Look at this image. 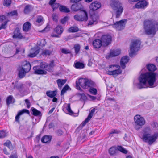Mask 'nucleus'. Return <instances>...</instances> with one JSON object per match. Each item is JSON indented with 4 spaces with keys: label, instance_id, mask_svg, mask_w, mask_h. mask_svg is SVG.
Wrapping results in <instances>:
<instances>
[{
    "label": "nucleus",
    "instance_id": "obj_19",
    "mask_svg": "<svg viewBox=\"0 0 158 158\" xmlns=\"http://www.w3.org/2000/svg\"><path fill=\"white\" fill-rule=\"evenodd\" d=\"M24 113L29 114V111L28 110L23 109L18 112L17 114L15 117V120L16 122H17L18 123H19V119L20 116Z\"/></svg>",
    "mask_w": 158,
    "mask_h": 158
},
{
    "label": "nucleus",
    "instance_id": "obj_13",
    "mask_svg": "<svg viewBox=\"0 0 158 158\" xmlns=\"http://www.w3.org/2000/svg\"><path fill=\"white\" fill-rule=\"evenodd\" d=\"M99 20L98 15H94L91 16L90 20L89 21L88 24V26H92L97 24Z\"/></svg>",
    "mask_w": 158,
    "mask_h": 158
},
{
    "label": "nucleus",
    "instance_id": "obj_58",
    "mask_svg": "<svg viewBox=\"0 0 158 158\" xmlns=\"http://www.w3.org/2000/svg\"><path fill=\"white\" fill-rule=\"evenodd\" d=\"M81 99L83 100H86L87 98L86 96L84 94H80Z\"/></svg>",
    "mask_w": 158,
    "mask_h": 158
},
{
    "label": "nucleus",
    "instance_id": "obj_21",
    "mask_svg": "<svg viewBox=\"0 0 158 158\" xmlns=\"http://www.w3.org/2000/svg\"><path fill=\"white\" fill-rule=\"evenodd\" d=\"M33 69L34 71V73L35 74H46L47 72L46 71L40 69L39 67L38 66H34L33 68Z\"/></svg>",
    "mask_w": 158,
    "mask_h": 158
},
{
    "label": "nucleus",
    "instance_id": "obj_17",
    "mask_svg": "<svg viewBox=\"0 0 158 158\" xmlns=\"http://www.w3.org/2000/svg\"><path fill=\"white\" fill-rule=\"evenodd\" d=\"M148 5V2L144 0H142L138 2L135 5V7L138 9L145 8Z\"/></svg>",
    "mask_w": 158,
    "mask_h": 158
},
{
    "label": "nucleus",
    "instance_id": "obj_14",
    "mask_svg": "<svg viewBox=\"0 0 158 158\" xmlns=\"http://www.w3.org/2000/svg\"><path fill=\"white\" fill-rule=\"evenodd\" d=\"M102 40L104 46H106L110 43L111 41V37L110 35H104L102 36Z\"/></svg>",
    "mask_w": 158,
    "mask_h": 158
},
{
    "label": "nucleus",
    "instance_id": "obj_55",
    "mask_svg": "<svg viewBox=\"0 0 158 158\" xmlns=\"http://www.w3.org/2000/svg\"><path fill=\"white\" fill-rule=\"evenodd\" d=\"M61 52L62 53L65 54H67L70 53V52L69 50L64 48L62 49Z\"/></svg>",
    "mask_w": 158,
    "mask_h": 158
},
{
    "label": "nucleus",
    "instance_id": "obj_52",
    "mask_svg": "<svg viewBox=\"0 0 158 158\" xmlns=\"http://www.w3.org/2000/svg\"><path fill=\"white\" fill-rule=\"evenodd\" d=\"M95 108L93 109L90 111V113L89 114L88 117L90 118V119L92 118L93 115L94 113L95 112Z\"/></svg>",
    "mask_w": 158,
    "mask_h": 158
},
{
    "label": "nucleus",
    "instance_id": "obj_63",
    "mask_svg": "<svg viewBox=\"0 0 158 158\" xmlns=\"http://www.w3.org/2000/svg\"><path fill=\"white\" fill-rule=\"evenodd\" d=\"M50 29V27L48 26H47L42 31L47 32Z\"/></svg>",
    "mask_w": 158,
    "mask_h": 158
},
{
    "label": "nucleus",
    "instance_id": "obj_31",
    "mask_svg": "<svg viewBox=\"0 0 158 158\" xmlns=\"http://www.w3.org/2000/svg\"><path fill=\"white\" fill-rule=\"evenodd\" d=\"M57 92L56 90L52 91L50 90L47 91L46 92V95L51 98L55 97L56 95Z\"/></svg>",
    "mask_w": 158,
    "mask_h": 158
},
{
    "label": "nucleus",
    "instance_id": "obj_32",
    "mask_svg": "<svg viewBox=\"0 0 158 158\" xmlns=\"http://www.w3.org/2000/svg\"><path fill=\"white\" fill-rule=\"evenodd\" d=\"M18 70L19 71L18 76L20 78H23L25 76L26 73H27L20 67L18 69Z\"/></svg>",
    "mask_w": 158,
    "mask_h": 158
},
{
    "label": "nucleus",
    "instance_id": "obj_7",
    "mask_svg": "<svg viewBox=\"0 0 158 158\" xmlns=\"http://www.w3.org/2000/svg\"><path fill=\"white\" fill-rule=\"evenodd\" d=\"M134 120L135 124V128L137 130L140 129L145 123L144 118L139 115H136L134 116Z\"/></svg>",
    "mask_w": 158,
    "mask_h": 158
},
{
    "label": "nucleus",
    "instance_id": "obj_51",
    "mask_svg": "<svg viewBox=\"0 0 158 158\" xmlns=\"http://www.w3.org/2000/svg\"><path fill=\"white\" fill-rule=\"evenodd\" d=\"M8 15L10 16H17L18 15V13L17 10H15L11 11L10 12L8 13Z\"/></svg>",
    "mask_w": 158,
    "mask_h": 158
},
{
    "label": "nucleus",
    "instance_id": "obj_18",
    "mask_svg": "<svg viewBox=\"0 0 158 158\" xmlns=\"http://www.w3.org/2000/svg\"><path fill=\"white\" fill-rule=\"evenodd\" d=\"M129 60L127 56H125L122 58L120 63L121 67L122 69H123L126 68V64L128 62Z\"/></svg>",
    "mask_w": 158,
    "mask_h": 158
},
{
    "label": "nucleus",
    "instance_id": "obj_43",
    "mask_svg": "<svg viewBox=\"0 0 158 158\" xmlns=\"http://www.w3.org/2000/svg\"><path fill=\"white\" fill-rule=\"evenodd\" d=\"M4 145L8 147L10 150H12L13 149V147L11 144V142L9 140H7L4 143Z\"/></svg>",
    "mask_w": 158,
    "mask_h": 158
},
{
    "label": "nucleus",
    "instance_id": "obj_1",
    "mask_svg": "<svg viewBox=\"0 0 158 158\" xmlns=\"http://www.w3.org/2000/svg\"><path fill=\"white\" fill-rule=\"evenodd\" d=\"M156 74L154 72H146L142 74L138 78L139 83L137 85L139 89L148 87L154 88L156 86Z\"/></svg>",
    "mask_w": 158,
    "mask_h": 158
},
{
    "label": "nucleus",
    "instance_id": "obj_44",
    "mask_svg": "<svg viewBox=\"0 0 158 158\" xmlns=\"http://www.w3.org/2000/svg\"><path fill=\"white\" fill-rule=\"evenodd\" d=\"M52 53V51L48 49L44 50L42 53V54L44 56H49Z\"/></svg>",
    "mask_w": 158,
    "mask_h": 158
},
{
    "label": "nucleus",
    "instance_id": "obj_6",
    "mask_svg": "<svg viewBox=\"0 0 158 158\" xmlns=\"http://www.w3.org/2000/svg\"><path fill=\"white\" fill-rule=\"evenodd\" d=\"M141 44L140 41L136 40L134 41L130 45V52L129 55L131 57H133L136 55V52L139 50Z\"/></svg>",
    "mask_w": 158,
    "mask_h": 158
},
{
    "label": "nucleus",
    "instance_id": "obj_8",
    "mask_svg": "<svg viewBox=\"0 0 158 158\" xmlns=\"http://www.w3.org/2000/svg\"><path fill=\"white\" fill-rule=\"evenodd\" d=\"M74 18L75 20L77 21H86L88 19L87 13L85 10H81L80 14L76 15L74 16Z\"/></svg>",
    "mask_w": 158,
    "mask_h": 158
},
{
    "label": "nucleus",
    "instance_id": "obj_42",
    "mask_svg": "<svg viewBox=\"0 0 158 158\" xmlns=\"http://www.w3.org/2000/svg\"><path fill=\"white\" fill-rule=\"evenodd\" d=\"M118 150L123 153L126 154L127 153V151L125 148L121 146H118L117 147Z\"/></svg>",
    "mask_w": 158,
    "mask_h": 158
},
{
    "label": "nucleus",
    "instance_id": "obj_5",
    "mask_svg": "<svg viewBox=\"0 0 158 158\" xmlns=\"http://www.w3.org/2000/svg\"><path fill=\"white\" fill-rule=\"evenodd\" d=\"M76 87L77 89H81L80 86L84 89H87L94 85V82L87 79L80 78L76 82Z\"/></svg>",
    "mask_w": 158,
    "mask_h": 158
},
{
    "label": "nucleus",
    "instance_id": "obj_24",
    "mask_svg": "<svg viewBox=\"0 0 158 158\" xmlns=\"http://www.w3.org/2000/svg\"><path fill=\"white\" fill-rule=\"evenodd\" d=\"M102 45V41L100 40H95L93 42V45L95 48H99Z\"/></svg>",
    "mask_w": 158,
    "mask_h": 158
},
{
    "label": "nucleus",
    "instance_id": "obj_28",
    "mask_svg": "<svg viewBox=\"0 0 158 158\" xmlns=\"http://www.w3.org/2000/svg\"><path fill=\"white\" fill-rule=\"evenodd\" d=\"M51 136L45 135L42 138L41 141L44 143H48L51 141Z\"/></svg>",
    "mask_w": 158,
    "mask_h": 158
},
{
    "label": "nucleus",
    "instance_id": "obj_59",
    "mask_svg": "<svg viewBox=\"0 0 158 158\" xmlns=\"http://www.w3.org/2000/svg\"><path fill=\"white\" fill-rule=\"evenodd\" d=\"M68 20V17L66 16L65 17L61 19V22L62 24H64Z\"/></svg>",
    "mask_w": 158,
    "mask_h": 158
},
{
    "label": "nucleus",
    "instance_id": "obj_34",
    "mask_svg": "<svg viewBox=\"0 0 158 158\" xmlns=\"http://www.w3.org/2000/svg\"><path fill=\"white\" fill-rule=\"evenodd\" d=\"M147 69L149 71L154 72L156 69V66L154 64H149L146 66Z\"/></svg>",
    "mask_w": 158,
    "mask_h": 158
},
{
    "label": "nucleus",
    "instance_id": "obj_15",
    "mask_svg": "<svg viewBox=\"0 0 158 158\" xmlns=\"http://www.w3.org/2000/svg\"><path fill=\"white\" fill-rule=\"evenodd\" d=\"M20 68L27 73H28L31 69V65L29 62L25 61L23 63L21 67Z\"/></svg>",
    "mask_w": 158,
    "mask_h": 158
},
{
    "label": "nucleus",
    "instance_id": "obj_23",
    "mask_svg": "<svg viewBox=\"0 0 158 158\" xmlns=\"http://www.w3.org/2000/svg\"><path fill=\"white\" fill-rule=\"evenodd\" d=\"M32 52H31L28 56L31 58L35 57L39 52L40 49L38 48H34L31 49Z\"/></svg>",
    "mask_w": 158,
    "mask_h": 158
},
{
    "label": "nucleus",
    "instance_id": "obj_30",
    "mask_svg": "<svg viewBox=\"0 0 158 158\" xmlns=\"http://www.w3.org/2000/svg\"><path fill=\"white\" fill-rule=\"evenodd\" d=\"M64 30L62 27L60 25H58L54 29V31L58 35H61Z\"/></svg>",
    "mask_w": 158,
    "mask_h": 158
},
{
    "label": "nucleus",
    "instance_id": "obj_35",
    "mask_svg": "<svg viewBox=\"0 0 158 158\" xmlns=\"http://www.w3.org/2000/svg\"><path fill=\"white\" fill-rule=\"evenodd\" d=\"M66 79H58L57 80L56 82L58 87L61 88L66 83Z\"/></svg>",
    "mask_w": 158,
    "mask_h": 158
},
{
    "label": "nucleus",
    "instance_id": "obj_61",
    "mask_svg": "<svg viewBox=\"0 0 158 158\" xmlns=\"http://www.w3.org/2000/svg\"><path fill=\"white\" fill-rule=\"evenodd\" d=\"M56 133L58 135L60 136L63 134V132L62 130L59 129L57 131Z\"/></svg>",
    "mask_w": 158,
    "mask_h": 158
},
{
    "label": "nucleus",
    "instance_id": "obj_45",
    "mask_svg": "<svg viewBox=\"0 0 158 158\" xmlns=\"http://www.w3.org/2000/svg\"><path fill=\"white\" fill-rule=\"evenodd\" d=\"M46 42L45 40L42 39L38 41L37 43V44L41 47H43L46 44Z\"/></svg>",
    "mask_w": 158,
    "mask_h": 158
},
{
    "label": "nucleus",
    "instance_id": "obj_62",
    "mask_svg": "<svg viewBox=\"0 0 158 158\" xmlns=\"http://www.w3.org/2000/svg\"><path fill=\"white\" fill-rule=\"evenodd\" d=\"M6 19V17L5 15H2L0 16V22H2Z\"/></svg>",
    "mask_w": 158,
    "mask_h": 158
},
{
    "label": "nucleus",
    "instance_id": "obj_57",
    "mask_svg": "<svg viewBox=\"0 0 158 158\" xmlns=\"http://www.w3.org/2000/svg\"><path fill=\"white\" fill-rule=\"evenodd\" d=\"M25 103L26 104L27 107L29 108L30 107L31 104L28 99H26L25 100Z\"/></svg>",
    "mask_w": 158,
    "mask_h": 158
},
{
    "label": "nucleus",
    "instance_id": "obj_10",
    "mask_svg": "<svg viewBox=\"0 0 158 158\" xmlns=\"http://www.w3.org/2000/svg\"><path fill=\"white\" fill-rule=\"evenodd\" d=\"M127 20L125 19L117 21L113 25V27L117 30H121L125 27Z\"/></svg>",
    "mask_w": 158,
    "mask_h": 158
},
{
    "label": "nucleus",
    "instance_id": "obj_16",
    "mask_svg": "<svg viewBox=\"0 0 158 158\" xmlns=\"http://www.w3.org/2000/svg\"><path fill=\"white\" fill-rule=\"evenodd\" d=\"M101 6V3L97 1H95L93 2L90 4L89 8L91 10L94 11L99 8Z\"/></svg>",
    "mask_w": 158,
    "mask_h": 158
},
{
    "label": "nucleus",
    "instance_id": "obj_12",
    "mask_svg": "<svg viewBox=\"0 0 158 158\" xmlns=\"http://www.w3.org/2000/svg\"><path fill=\"white\" fill-rule=\"evenodd\" d=\"M13 38L14 39H25V37L21 33L19 29L17 27L13 32Z\"/></svg>",
    "mask_w": 158,
    "mask_h": 158
},
{
    "label": "nucleus",
    "instance_id": "obj_20",
    "mask_svg": "<svg viewBox=\"0 0 158 158\" xmlns=\"http://www.w3.org/2000/svg\"><path fill=\"white\" fill-rule=\"evenodd\" d=\"M33 69L34 71V73L35 74H46L47 72L46 71L40 69L39 67L38 66H34L33 68Z\"/></svg>",
    "mask_w": 158,
    "mask_h": 158
},
{
    "label": "nucleus",
    "instance_id": "obj_38",
    "mask_svg": "<svg viewBox=\"0 0 158 158\" xmlns=\"http://www.w3.org/2000/svg\"><path fill=\"white\" fill-rule=\"evenodd\" d=\"M44 23V19L43 17L40 16H38L37 18L35 24L39 26V25L37 24V23H40L42 24Z\"/></svg>",
    "mask_w": 158,
    "mask_h": 158
},
{
    "label": "nucleus",
    "instance_id": "obj_11",
    "mask_svg": "<svg viewBox=\"0 0 158 158\" xmlns=\"http://www.w3.org/2000/svg\"><path fill=\"white\" fill-rule=\"evenodd\" d=\"M115 67L117 69L115 70L108 72V73L109 75H118L122 73V71L120 69V66L118 65H110L109 68Z\"/></svg>",
    "mask_w": 158,
    "mask_h": 158
},
{
    "label": "nucleus",
    "instance_id": "obj_33",
    "mask_svg": "<svg viewBox=\"0 0 158 158\" xmlns=\"http://www.w3.org/2000/svg\"><path fill=\"white\" fill-rule=\"evenodd\" d=\"M74 67L77 69H81L85 67L84 64L80 62H77L74 64Z\"/></svg>",
    "mask_w": 158,
    "mask_h": 158
},
{
    "label": "nucleus",
    "instance_id": "obj_49",
    "mask_svg": "<svg viewBox=\"0 0 158 158\" xmlns=\"http://www.w3.org/2000/svg\"><path fill=\"white\" fill-rule=\"evenodd\" d=\"M13 99V96H9L6 99V103L8 105L10 104L12 102Z\"/></svg>",
    "mask_w": 158,
    "mask_h": 158
},
{
    "label": "nucleus",
    "instance_id": "obj_4",
    "mask_svg": "<svg viewBox=\"0 0 158 158\" xmlns=\"http://www.w3.org/2000/svg\"><path fill=\"white\" fill-rule=\"evenodd\" d=\"M110 4L112 9L115 12L116 18H119L123 11L122 4L118 0H110Z\"/></svg>",
    "mask_w": 158,
    "mask_h": 158
},
{
    "label": "nucleus",
    "instance_id": "obj_9",
    "mask_svg": "<svg viewBox=\"0 0 158 158\" xmlns=\"http://www.w3.org/2000/svg\"><path fill=\"white\" fill-rule=\"evenodd\" d=\"M54 66V62L52 60L50 61L49 64L44 62H41L40 64V67L41 68L44 69L46 70L49 72L52 71Z\"/></svg>",
    "mask_w": 158,
    "mask_h": 158
},
{
    "label": "nucleus",
    "instance_id": "obj_64",
    "mask_svg": "<svg viewBox=\"0 0 158 158\" xmlns=\"http://www.w3.org/2000/svg\"><path fill=\"white\" fill-rule=\"evenodd\" d=\"M60 35L52 34L51 36L52 37H56V38H60Z\"/></svg>",
    "mask_w": 158,
    "mask_h": 158
},
{
    "label": "nucleus",
    "instance_id": "obj_29",
    "mask_svg": "<svg viewBox=\"0 0 158 158\" xmlns=\"http://www.w3.org/2000/svg\"><path fill=\"white\" fill-rule=\"evenodd\" d=\"M31 24L29 22L25 23L23 25V31L25 32L28 31L31 29Z\"/></svg>",
    "mask_w": 158,
    "mask_h": 158
},
{
    "label": "nucleus",
    "instance_id": "obj_46",
    "mask_svg": "<svg viewBox=\"0 0 158 158\" xmlns=\"http://www.w3.org/2000/svg\"><path fill=\"white\" fill-rule=\"evenodd\" d=\"M74 48L75 53L77 54L79 53L80 50V46L79 44H76L75 45Z\"/></svg>",
    "mask_w": 158,
    "mask_h": 158
},
{
    "label": "nucleus",
    "instance_id": "obj_3",
    "mask_svg": "<svg viewBox=\"0 0 158 158\" xmlns=\"http://www.w3.org/2000/svg\"><path fill=\"white\" fill-rule=\"evenodd\" d=\"M144 28L147 34L155 35L158 29V23L154 20H146L144 22Z\"/></svg>",
    "mask_w": 158,
    "mask_h": 158
},
{
    "label": "nucleus",
    "instance_id": "obj_47",
    "mask_svg": "<svg viewBox=\"0 0 158 158\" xmlns=\"http://www.w3.org/2000/svg\"><path fill=\"white\" fill-rule=\"evenodd\" d=\"M89 91L91 94L94 95H96L97 93V89L92 87L89 88Z\"/></svg>",
    "mask_w": 158,
    "mask_h": 158
},
{
    "label": "nucleus",
    "instance_id": "obj_48",
    "mask_svg": "<svg viewBox=\"0 0 158 158\" xmlns=\"http://www.w3.org/2000/svg\"><path fill=\"white\" fill-rule=\"evenodd\" d=\"M69 88V86L68 85H66L65 86L63 87L61 91V95H63L65 93L66 91L68 90V89Z\"/></svg>",
    "mask_w": 158,
    "mask_h": 158
},
{
    "label": "nucleus",
    "instance_id": "obj_54",
    "mask_svg": "<svg viewBox=\"0 0 158 158\" xmlns=\"http://www.w3.org/2000/svg\"><path fill=\"white\" fill-rule=\"evenodd\" d=\"M8 21H5L3 23H2L0 27V30L2 29H5L6 28V26L7 24Z\"/></svg>",
    "mask_w": 158,
    "mask_h": 158
},
{
    "label": "nucleus",
    "instance_id": "obj_25",
    "mask_svg": "<svg viewBox=\"0 0 158 158\" xmlns=\"http://www.w3.org/2000/svg\"><path fill=\"white\" fill-rule=\"evenodd\" d=\"M25 85L22 83L15 84L14 85V88L19 91L20 93L25 91Z\"/></svg>",
    "mask_w": 158,
    "mask_h": 158
},
{
    "label": "nucleus",
    "instance_id": "obj_22",
    "mask_svg": "<svg viewBox=\"0 0 158 158\" xmlns=\"http://www.w3.org/2000/svg\"><path fill=\"white\" fill-rule=\"evenodd\" d=\"M83 8V6L81 3H75L73 4L71 6V9L74 11H77Z\"/></svg>",
    "mask_w": 158,
    "mask_h": 158
},
{
    "label": "nucleus",
    "instance_id": "obj_56",
    "mask_svg": "<svg viewBox=\"0 0 158 158\" xmlns=\"http://www.w3.org/2000/svg\"><path fill=\"white\" fill-rule=\"evenodd\" d=\"M52 7L53 11L57 9L59 6V3H55L51 6Z\"/></svg>",
    "mask_w": 158,
    "mask_h": 158
},
{
    "label": "nucleus",
    "instance_id": "obj_26",
    "mask_svg": "<svg viewBox=\"0 0 158 158\" xmlns=\"http://www.w3.org/2000/svg\"><path fill=\"white\" fill-rule=\"evenodd\" d=\"M121 53V50L119 49L111 50L109 55V57H113L117 56Z\"/></svg>",
    "mask_w": 158,
    "mask_h": 158
},
{
    "label": "nucleus",
    "instance_id": "obj_50",
    "mask_svg": "<svg viewBox=\"0 0 158 158\" xmlns=\"http://www.w3.org/2000/svg\"><path fill=\"white\" fill-rule=\"evenodd\" d=\"M11 3V0H4L3 5L4 6H8L10 5Z\"/></svg>",
    "mask_w": 158,
    "mask_h": 158
},
{
    "label": "nucleus",
    "instance_id": "obj_60",
    "mask_svg": "<svg viewBox=\"0 0 158 158\" xmlns=\"http://www.w3.org/2000/svg\"><path fill=\"white\" fill-rule=\"evenodd\" d=\"M90 118L87 117L85 119L84 121L82 123V126H84L90 120Z\"/></svg>",
    "mask_w": 158,
    "mask_h": 158
},
{
    "label": "nucleus",
    "instance_id": "obj_39",
    "mask_svg": "<svg viewBox=\"0 0 158 158\" xmlns=\"http://www.w3.org/2000/svg\"><path fill=\"white\" fill-rule=\"evenodd\" d=\"M32 7L31 5H27L24 8V12L25 14H27L32 10Z\"/></svg>",
    "mask_w": 158,
    "mask_h": 158
},
{
    "label": "nucleus",
    "instance_id": "obj_2",
    "mask_svg": "<svg viewBox=\"0 0 158 158\" xmlns=\"http://www.w3.org/2000/svg\"><path fill=\"white\" fill-rule=\"evenodd\" d=\"M143 134L142 139L143 141L151 145L155 142L158 137V133L156 132L153 135H151V130L149 127H145L143 130Z\"/></svg>",
    "mask_w": 158,
    "mask_h": 158
},
{
    "label": "nucleus",
    "instance_id": "obj_41",
    "mask_svg": "<svg viewBox=\"0 0 158 158\" xmlns=\"http://www.w3.org/2000/svg\"><path fill=\"white\" fill-rule=\"evenodd\" d=\"M117 150V147H113L110 148L109 153L110 155H113L115 154Z\"/></svg>",
    "mask_w": 158,
    "mask_h": 158
},
{
    "label": "nucleus",
    "instance_id": "obj_53",
    "mask_svg": "<svg viewBox=\"0 0 158 158\" xmlns=\"http://www.w3.org/2000/svg\"><path fill=\"white\" fill-rule=\"evenodd\" d=\"M6 136L5 132L3 130H0V138H3Z\"/></svg>",
    "mask_w": 158,
    "mask_h": 158
},
{
    "label": "nucleus",
    "instance_id": "obj_36",
    "mask_svg": "<svg viewBox=\"0 0 158 158\" xmlns=\"http://www.w3.org/2000/svg\"><path fill=\"white\" fill-rule=\"evenodd\" d=\"M60 11L64 13H68L70 12L69 9L64 6H61L59 7Z\"/></svg>",
    "mask_w": 158,
    "mask_h": 158
},
{
    "label": "nucleus",
    "instance_id": "obj_40",
    "mask_svg": "<svg viewBox=\"0 0 158 158\" xmlns=\"http://www.w3.org/2000/svg\"><path fill=\"white\" fill-rule=\"evenodd\" d=\"M32 114L35 116H41V112L37 110L36 109L33 108L32 109Z\"/></svg>",
    "mask_w": 158,
    "mask_h": 158
},
{
    "label": "nucleus",
    "instance_id": "obj_27",
    "mask_svg": "<svg viewBox=\"0 0 158 158\" xmlns=\"http://www.w3.org/2000/svg\"><path fill=\"white\" fill-rule=\"evenodd\" d=\"M66 110H67L68 114L74 116H77L78 115V113H74L71 110L70 107V104L69 103L67 104Z\"/></svg>",
    "mask_w": 158,
    "mask_h": 158
},
{
    "label": "nucleus",
    "instance_id": "obj_37",
    "mask_svg": "<svg viewBox=\"0 0 158 158\" xmlns=\"http://www.w3.org/2000/svg\"><path fill=\"white\" fill-rule=\"evenodd\" d=\"M79 29L76 26L72 27H70L68 30V31L69 33H74L78 31Z\"/></svg>",
    "mask_w": 158,
    "mask_h": 158
}]
</instances>
